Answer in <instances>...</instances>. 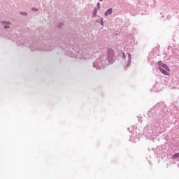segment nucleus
<instances>
[{"instance_id": "obj_6", "label": "nucleus", "mask_w": 179, "mask_h": 179, "mask_svg": "<svg viewBox=\"0 0 179 179\" xmlns=\"http://www.w3.org/2000/svg\"><path fill=\"white\" fill-rule=\"evenodd\" d=\"M9 27V23L7 25H4V29H8Z\"/></svg>"}, {"instance_id": "obj_4", "label": "nucleus", "mask_w": 179, "mask_h": 179, "mask_svg": "<svg viewBox=\"0 0 179 179\" xmlns=\"http://www.w3.org/2000/svg\"><path fill=\"white\" fill-rule=\"evenodd\" d=\"M113 13V10L111 8L108 9L106 13V16H108V15H111Z\"/></svg>"}, {"instance_id": "obj_2", "label": "nucleus", "mask_w": 179, "mask_h": 179, "mask_svg": "<svg viewBox=\"0 0 179 179\" xmlns=\"http://www.w3.org/2000/svg\"><path fill=\"white\" fill-rule=\"evenodd\" d=\"M158 64L159 65V66H161V68H162V69H166V71H170V69H169V66H167V64H164L162 63V62H159Z\"/></svg>"}, {"instance_id": "obj_3", "label": "nucleus", "mask_w": 179, "mask_h": 179, "mask_svg": "<svg viewBox=\"0 0 179 179\" xmlns=\"http://www.w3.org/2000/svg\"><path fill=\"white\" fill-rule=\"evenodd\" d=\"M159 69L164 75H166L167 76L169 75V72H170V70H166L162 67H159Z\"/></svg>"}, {"instance_id": "obj_5", "label": "nucleus", "mask_w": 179, "mask_h": 179, "mask_svg": "<svg viewBox=\"0 0 179 179\" xmlns=\"http://www.w3.org/2000/svg\"><path fill=\"white\" fill-rule=\"evenodd\" d=\"M178 157H179V152L174 154L172 157V159L174 160L176 159H178Z\"/></svg>"}, {"instance_id": "obj_8", "label": "nucleus", "mask_w": 179, "mask_h": 179, "mask_svg": "<svg viewBox=\"0 0 179 179\" xmlns=\"http://www.w3.org/2000/svg\"><path fill=\"white\" fill-rule=\"evenodd\" d=\"M123 57L124 58H125V53H123Z\"/></svg>"}, {"instance_id": "obj_7", "label": "nucleus", "mask_w": 179, "mask_h": 179, "mask_svg": "<svg viewBox=\"0 0 179 179\" xmlns=\"http://www.w3.org/2000/svg\"><path fill=\"white\" fill-rule=\"evenodd\" d=\"M97 6H98L99 9H100V3H97Z\"/></svg>"}, {"instance_id": "obj_1", "label": "nucleus", "mask_w": 179, "mask_h": 179, "mask_svg": "<svg viewBox=\"0 0 179 179\" xmlns=\"http://www.w3.org/2000/svg\"><path fill=\"white\" fill-rule=\"evenodd\" d=\"M114 59V50L112 49H109L108 50V61L110 62V64H112L113 61Z\"/></svg>"}, {"instance_id": "obj_10", "label": "nucleus", "mask_w": 179, "mask_h": 179, "mask_svg": "<svg viewBox=\"0 0 179 179\" xmlns=\"http://www.w3.org/2000/svg\"><path fill=\"white\" fill-rule=\"evenodd\" d=\"M100 1L101 2V0H100Z\"/></svg>"}, {"instance_id": "obj_9", "label": "nucleus", "mask_w": 179, "mask_h": 179, "mask_svg": "<svg viewBox=\"0 0 179 179\" xmlns=\"http://www.w3.org/2000/svg\"><path fill=\"white\" fill-rule=\"evenodd\" d=\"M23 15H26V13H23Z\"/></svg>"}]
</instances>
